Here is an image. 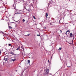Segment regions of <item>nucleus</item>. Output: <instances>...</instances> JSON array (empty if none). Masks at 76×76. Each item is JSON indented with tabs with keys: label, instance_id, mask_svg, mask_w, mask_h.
I'll list each match as a JSON object with an SVG mask.
<instances>
[{
	"label": "nucleus",
	"instance_id": "32",
	"mask_svg": "<svg viewBox=\"0 0 76 76\" xmlns=\"http://www.w3.org/2000/svg\"><path fill=\"white\" fill-rule=\"evenodd\" d=\"M23 51H24V48H23Z\"/></svg>",
	"mask_w": 76,
	"mask_h": 76
},
{
	"label": "nucleus",
	"instance_id": "3",
	"mask_svg": "<svg viewBox=\"0 0 76 76\" xmlns=\"http://www.w3.org/2000/svg\"><path fill=\"white\" fill-rule=\"evenodd\" d=\"M4 60L6 61H7L8 60V56H6L4 57Z\"/></svg>",
	"mask_w": 76,
	"mask_h": 76
},
{
	"label": "nucleus",
	"instance_id": "17",
	"mask_svg": "<svg viewBox=\"0 0 76 76\" xmlns=\"http://www.w3.org/2000/svg\"><path fill=\"white\" fill-rule=\"evenodd\" d=\"M28 63H30V60H28Z\"/></svg>",
	"mask_w": 76,
	"mask_h": 76
},
{
	"label": "nucleus",
	"instance_id": "33",
	"mask_svg": "<svg viewBox=\"0 0 76 76\" xmlns=\"http://www.w3.org/2000/svg\"><path fill=\"white\" fill-rule=\"evenodd\" d=\"M69 67H70V66H68Z\"/></svg>",
	"mask_w": 76,
	"mask_h": 76
},
{
	"label": "nucleus",
	"instance_id": "26",
	"mask_svg": "<svg viewBox=\"0 0 76 76\" xmlns=\"http://www.w3.org/2000/svg\"><path fill=\"white\" fill-rule=\"evenodd\" d=\"M1 53V50H0V54Z\"/></svg>",
	"mask_w": 76,
	"mask_h": 76
},
{
	"label": "nucleus",
	"instance_id": "10",
	"mask_svg": "<svg viewBox=\"0 0 76 76\" xmlns=\"http://www.w3.org/2000/svg\"><path fill=\"white\" fill-rule=\"evenodd\" d=\"M8 27L10 29H12L13 28L11 26H8Z\"/></svg>",
	"mask_w": 76,
	"mask_h": 76
},
{
	"label": "nucleus",
	"instance_id": "38",
	"mask_svg": "<svg viewBox=\"0 0 76 76\" xmlns=\"http://www.w3.org/2000/svg\"><path fill=\"white\" fill-rule=\"evenodd\" d=\"M27 22H28V21H27Z\"/></svg>",
	"mask_w": 76,
	"mask_h": 76
},
{
	"label": "nucleus",
	"instance_id": "27",
	"mask_svg": "<svg viewBox=\"0 0 76 76\" xmlns=\"http://www.w3.org/2000/svg\"><path fill=\"white\" fill-rule=\"evenodd\" d=\"M66 55H67H67H68V54H67V52H66Z\"/></svg>",
	"mask_w": 76,
	"mask_h": 76
},
{
	"label": "nucleus",
	"instance_id": "9",
	"mask_svg": "<svg viewBox=\"0 0 76 76\" xmlns=\"http://www.w3.org/2000/svg\"><path fill=\"white\" fill-rule=\"evenodd\" d=\"M10 53L11 54H12V55H15V54L13 53V52H10Z\"/></svg>",
	"mask_w": 76,
	"mask_h": 76
},
{
	"label": "nucleus",
	"instance_id": "20",
	"mask_svg": "<svg viewBox=\"0 0 76 76\" xmlns=\"http://www.w3.org/2000/svg\"><path fill=\"white\" fill-rule=\"evenodd\" d=\"M13 20H14V21H15V22H18V21H15V20H14L13 19Z\"/></svg>",
	"mask_w": 76,
	"mask_h": 76
},
{
	"label": "nucleus",
	"instance_id": "37",
	"mask_svg": "<svg viewBox=\"0 0 76 76\" xmlns=\"http://www.w3.org/2000/svg\"><path fill=\"white\" fill-rule=\"evenodd\" d=\"M12 18H13V17H12Z\"/></svg>",
	"mask_w": 76,
	"mask_h": 76
},
{
	"label": "nucleus",
	"instance_id": "5",
	"mask_svg": "<svg viewBox=\"0 0 76 76\" xmlns=\"http://www.w3.org/2000/svg\"><path fill=\"white\" fill-rule=\"evenodd\" d=\"M45 16H46V18H47V16H48V13L47 12H46V13Z\"/></svg>",
	"mask_w": 76,
	"mask_h": 76
},
{
	"label": "nucleus",
	"instance_id": "12",
	"mask_svg": "<svg viewBox=\"0 0 76 76\" xmlns=\"http://www.w3.org/2000/svg\"><path fill=\"white\" fill-rule=\"evenodd\" d=\"M61 50V48H59L58 49V50L60 51Z\"/></svg>",
	"mask_w": 76,
	"mask_h": 76
},
{
	"label": "nucleus",
	"instance_id": "18",
	"mask_svg": "<svg viewBox=\"0 0 76 76\" xmlns=\"http://www.w3.org/2000/svg\"><path fill=\"white\" fill-rule=\"evenodd\" d=\"M66 32H70V31H69V30H67Z\"/></svg>",
	"mask_w": 76,
	"mask_h": 76
},
{
	"label": "nucleus",
	"instance_id": "21",
	"mask_svg": "<svg viewBox=\"0 0 76 76\" xmlns=\"http://www.w3.org/2000/svg\"><path fill=\"white\" fill-rule=\"evenodd\" d=\"M67 32L66 31V33H65V34H66V35H67Z\"/></svg>",
	"mask_w": 76,
	"mask_h": 76
},
{
	"label": "nucleus",
	"instance_id": "31",
	"mask_svg": "<svg viewBox=\"0 0 76 76\" xmlns=\"http://www.w3.org/2000/svg\"><path fill=\"white\" fill-rule=\"evenodd\" d=\"M8 26H9L10 25H9V24L8 23Z\"/></svg>",
	"mask_w": 76,
	"mask_h": 76
},
{
	"label": "nucleus",
	"instance_id": "6",
	"mask_svg": "<svg viewBox=\"0 0 76 76\" xmlns=\"http://www.w3.org/2000/svg\"><path fill=\"white\" fill-rule=\"evenodd\" d=\"M20 49V46H19L16 49H15V50H18Z\"/></svg>",
	"mask_w": 76,
	"mask_h": 76
},
{
	"label": "nucleus",
	"instance_id": "29",
	"mask_svg": "<svg viewBox=\"0 0 76 76\" xmlns=\"http://www.w3.org/2000/svg\"><path fill=\"white\" fill-rule=\"evenodd\" d=\"M48 62H50V60H48Z\"/></svg>",
	"mask_w": 76,
	"mask_h": 76
},
{
	"label": "nucleus",
	"instance_id": "14",
	"mask_svg": "<svg viewBox=\"0 0 76 76\" xmlns=\"http://www.w3.org/2000/svg\"><path fill=\"white\" fill-rule=\"evenodd\" d=\"M11 46V44H8V47L9 46Z\"/></svg>",
	"mask_w": 76,
	"mask_h": 76
},
{
	"label": "nucleus",
	"instance_id": "8",
	"mask_svg": "<svg viewBox=\"0 0 76 76\" xmlns=\"http://www.w3.org/2000/svg\"><path fill=\"white\" fill-rule=\"evenodd\" d=\"M15 60H16V59H14L11 60V61H15Z\"/></svg>",
	"mask_w": 76,
	"mask_h": 76
},
{
	"label": "nucleus",
	"instance_id": "22",
	"mask_svg": "<svg viewBox=\"0 0 76 76\" xmlns=\"http://www.w3.org/2000/svg\"><path fill=\"white\" fill-rule=\"evenodd\" d=\"M44 28V29H46V27H44V28Z\"/></svg>",
	"mask_w": 76,
	"mask_h": 76
},
{
	"label": "nucleus",
	"instance_id": "4",
	"mask_svg": "<svg viewBox=\"0 0 76 76\" xmlns=\"http://www.w3.org/2000/svg\"><path fill=\"white\" fill-rule=\"evenodd\" d=\"M70 37H69V38H70V37H73V34H72V33H70Z\"/></svg>",
	"mask_w": 76,
	"mask_h": 76
},
{
	"label": "nucleus",
	"instance_id": "23",
	"mask_svg": "<svg viewBox=\"0 0 76 76\" xmlns=\"http://www.w3.org/2000/svg\"><path fill=\"white\" fill-rule=\"evenodd\" d=\"M30 35V34H28L27 35L28 36H29V35Z\"/></svg>",
	"mask_w": 76,
	"mask_h": 76
},
{
	"label": "nucleus",
	"instance_id": "16",
	"mask_svg": "<svg viewBox=\"0 0 76 76\" xmlns=\"http://www.w3.org/2000/svg\"><path fill=\"white\" fill-rule=\"evenodd\" d=\"M25 19H23V22H25Z\"/></svg>",
	"mask_w": 76,
	"mask_h": 76
},
{
	"label": "nucleus",
	"instance_id": "15",
	"mask_svg": "<svg viewBox=\"0 0 76 76\" xmlns=\"http://www.w3.org/2000/svg\"><path fill=\"white\" fill-rule=\"evenodd\" d=\"M33 18H34V19H36V18H35V16H33Z\"/></svg>",
	"mask_w": 76,
	"mask_h": 76
},
{
	"label": "nucleus",
	"instance_id": "34",
	"mask_svg": "<svg viewBox=\"0 0 76 76\" xmlns=\"http://www.w3.org/2000/svg\"><path fill=\"white\" fill-rule=\"evenodd\" d=\"M73 37L74 38H75V37H74V36H73Z\"/></svg>",
	"mask_w": 76,
	"mask_h": 76
},
{
	"label": "nucleus",
	"instance_id": "24",
	"mask_svg": "<svg viewBox=\"0 0 76 76\" xmlns=\"http://www.w3.org/2000/svg\"><path fill=\"white\" fill-rule=\"evenodd\" d=\"M12 23H15H15H14L13 22H12Z\"/></svg>",
	"mask_w": 76,
	"mask_h": 76
},
{
	"label": "nucleus",
	"instance_id": "39",
	"mask_svg": "<svg viewBox=\"0 0 76 76\" xmlns=\"http://www.w3.org/2000/svg\"><path fill=\"white\" fill-rule=\"evenodd\" d=\"M22 48V47H21Z\"/></svg>",
	"mask_w": 76,
	"mask_h": 76
},
{
	"label": "nucleus",
	"instance_id": "28",
	"mask_svg": "<svg viewBox=\"0 0 76 76\" xmlns=\"http://www.w3.org/2000/svg\"><path fill=\"white\" fill-rule=\"evenodd\" d=\"M16 11H17V10H15V12H16Z\"/></svg>",
	"mask_w": 76,
	"mask_h": 76
},
{
	"label": "nucleus",
	"instance_id": "7",
	"mask_svg": "<svg viewBox=\"0 0 76 76\" xmlns=\"http://www.w3.org/2000/svg\"><path fill=\"white\" fill-rule=\"evenodd\" d=\"M12 50H13V51H15V50H16V48L15 47V48H12Z\"/></svg>",
	"mask_w": 76,
	"mask_h": 76
},
{
	"label": "nucleus",
	"instance_id": "1",
	"mask_svg": "<svg viewBox=\"0 0 76 76\" xmlns=\"http://www.w3.org/2000/svg\"><path fill=\"white\" fill-rule=\"evenodd\" d=\"M49 72V69H46V73L45 74V76H48V74Z\"/></svg>",
	"mask_w": 76,
	"mask_h": 76
},
{
	"label": "nucleus",
	"instance_id": "35",
	"mask_svg": "<svg viewBox=\"0 0 76 76\" xmlns=\"http://www.w3.org/2000/svg\"><path fill=\"white\" fill-rule=\"evenodd\" d=\"M69 43V44H70V43Z\"/></svg>",
	"mask_w": 76,
	"mask_h": 76
},
{
	"label": "nucleus",
	"instance_id": "13",
	"mask_svg": "<svg viewBox=\"0 0 76 76\" xmlns=\"http://www.w3.org/2000/svg\"><path fill=\"white\" fill-rule=\"evenodd\" d=\"M28 11L29 12H30V11H31V9L29 8L28 9Z\"/></svg>",
	"mask_w": 76,
	"mask_h": 76
},
{
	"label": "nucleus",
	"instance_id": "36",
	"mask_svg": "<svg viewBox=\"0 0 76 76\" xmlns=\"http://www.w3.org/2000/svg\"><path fill=\"white\" fill-rule=\"evenodd\" d=\"M52 58V57H51V58Z\"/></svg>",
	"mask_w": 76,
	"mask_h": 76
},
{
	"label": "nucleus",
	"instance_id": "2",
	"mask_svg": "<svg viewBox=\"0 0 76 76\" xmlns=\"http://www.w3.org/2000/svg\"><path fill=\"white\" fill-rule=\"evenodd\" d=\"M20 1H23V3H24V4H23L24 6V9H26V10H27V9H26V7H25V3H25V1H24L23 0H20Z\"/></svg>",
	"mask_w": 76,
	"mask_h": 76
},
{
	"label": "nucleus",
	"instance_id": "30",
	"mask_svg": "<svg viewBox=\"0 0 76 76\" xmlns=\"http://www.w3.org/2000/svg\"><path fill=\"white\" fill-rule=\"evenodd\" d=\"M2 34H4V33L3 32H2Z\"/></svg>",
	"mask_w": 76,
	"mask_h": 76
},
{
	"label": "nucleus",
	"instance_id": "11",
	"mask_svg": "<svg viewBox=\"0 0 76 76\" xmlns=\"http://www.w3.org/2000/svg\"><path fill=\"white\" fill-rule=\"evenodd\" d=\"M16 14H20V12H16L15 13V14H14V15H15Z\"/></svg>",
	"mask_w": 76,
	"mask_h": 76
},
{
	"label": "nucleus",
	"instance_id": "25",
	"mask_svg": "<svg viewBox=\"0 0 76 76\" xmlns=\"http://www.w3.org/2000/svg\"><path fill=\"white\" fill-rule=\"evenodd\" d=\"M37 36H40V35H39V34H37Z\"/></svg>",
	"mask_w": 76,
	"mask_h": 76
},
{
	"label": "nucleus",
	"instance_id": "19",
	"mask_svg": "<svg viewBox=\"0 0 76 76\" xmlns=\"http://www.w3.org/2000/svg\"><path fill=\"white\" fill-rule=\"evenodd\" d=\"M60 33H61L62 32V31L61 30H60Z\"/></svg>",
	"mask_w": 76,
	"mask_h": 76
}]
</instances>
